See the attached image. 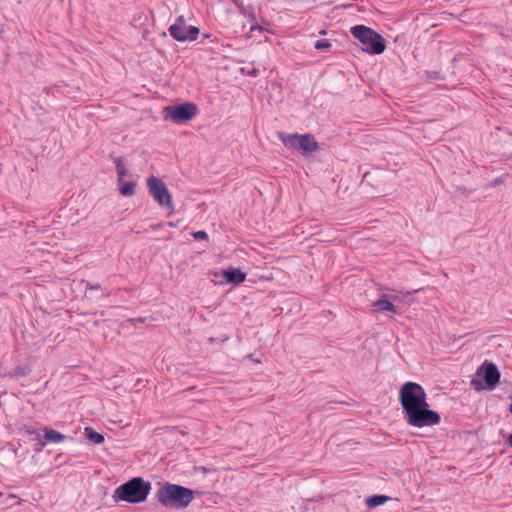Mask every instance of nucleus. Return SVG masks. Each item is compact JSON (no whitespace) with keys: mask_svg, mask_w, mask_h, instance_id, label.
Returning a JSON list of instances; mask_svg holds the SVG:
<instances>
[{"mask_svg":"<svg viewBox=\"0 0 512 512\" xmlns=\"http://www.w3.org/2000/svg\"><path fill=\"white\" fill-rule=\"evenodd\" d=\"M399 400L406 423L415 428L432 427L441 421L440 414L430 409L424 388L415 382H405L399 391Z\"/></svg>","mask_w":512,"mask_h":512,"instance_id":"nucleus-1","label":"nucleus"},{"mask_svg":"<svg viewBox=\"0 0 512 512\" xmlns=\"http://www.w3.org/2000/svg\"><path fill=\"white\" fill-rule=\"evenodd\" d=\"M159 503L163 506L183 509L193 500V491L181 485L165 483L156 493Z\"/></svg>","mask_w":512,"mask_h":512,"instance_id":"nucleus-2","label":"nucleus"},{"mask_svg":"<svg viewBox=\"0 0 512 512\" xmlns=\"http://www.w3.org/2000/svg\"><path fill=\"white\" fill-rule=\"evenodd\" d=\"M151 490V483L141 477H134L126 483L117 487L113 498L117 501H126L128 503L144 502Z\"/></svg>","mask_w":512,"mask_h":512,"instance_id":"nucleus-3","label":"nucleus"},{"mask_svg":"<svg viewBox=\"0 0 512 512\" xmlns=\"http://www.w3.org/2000/svg\"><path fill=\"white\" fill-rule=\"evenodd\" d=\"M352 36L357 39L362 50L371 55H378L385 50L384 38L373 29L364 25H355L350 30Z\"/></svg>","mask_w":512,"mask_h":512,"instance_id":"nucleus-4","label":"nucleus"},{"mask_svg":"<svg viewBox=\"0 0 512 512\" xmlns=\"http://www.w3.org/2000/svg\"><path fill=\"white\" fill-rule=\"evenodd\" d=\"M278 138L288 149L300 150L303 153H313L318 150L319 145L315 137L310 133L305 134H288L279 132Z\"/></svg>","mask_w":512,"mask_h":512,"instance_id":"nucleus-5","label":"nucleus"},{"mask_svg":"<svg viewBox=\"0 0 512 512\" xmlns=\"http://www.w3.org/2000/svg\"><path fill=\"white\" fill-rule=\"evenodd\" d=\"M146 183L149 194L153 197L157 204L163 209L173 211L174 205L172 196L165 183L153 175L147 178Z\"/></svg>","mask_w":512,"mask_h":512,"instance_id":"nucleus-6","label":"nucleus"},{"mask_svg":"<svg viewBox=\"0 0 512 512\" xmlns=\"http://www.w3.org/2000/svg\"><path fill=\"white\" fill-rule=\"evenodd\" d=\"M168 31L170 36L178 42L195 41L200 33L198 27L187 25L182 15L176 18Z\"/></svg>","mask_w":512,"mask_h":512,"instance_id":"nucleus-7","label":"nucleus"},{"mask_svg":"<svg viewBox=\"0 0 512 512\" xmlns=\"http://www.w3.org/2000/svg\"><path fill=\"white\" fill-rule=\"evenodd\" d=\"M165 111L167 113V117L175 123H184L193 119L196 116L198 109L196 104L187 102L166 107Z\"/></svg>","mask_w":512,"mask_h":512,"instance_id":"nucleus-8","label":"nucleus"},{"mask_svg":"<svg viewBox=\"0 0 512 512\" xmlns=\"http://www.w3.org/2000/svg\"><path fill=\"white\" fill-rule=\"evenodd\" d=\"M66 439V436L54 429L45 428L44 429V440L41 438L40 434L34 435V448L37 450H42L46 444L49 443H61Z\"/></svg>","mask_w":512,"mask_h":512,"instance_id":"nucleus-9","label":"nucleus"},{"mask_svg":"<svg viewBox=\"0 0 512 512\" xmlns=\"http://www.w3.org/2000/svg\"><path fill=\"white\" fill-rule=\"evenodd\" d=\"M477 375L483 376V379L489 389H493L500 380V373L493 363L485 362L478 370Z\"/></svg>","mask_w":512,"mask_h":512,"instance_id":"nucleus-10","label":"nucleus"},{"mask_svg":"<svg viewBox=\"0 0 512 512\" xmlns=\"http://www.w3.org/2000/svg\"><path fill=\"white\" fill-rule=\"evenodd\" d=\"M372 306H373L374 310H376V311L389 312L392 314L399 313L398 307L395 306L389 299H387L383 295L381 296L380 299L375 301Z\"/></svg>","mask_w":512,"mask_h":512,"instance_id":"nucleus-11","label":"nucleus"},{"mask_svg":"<svg viewBox=\"0 0 512 512\" xmlns=\"http://www.w3.org/2000/svg\"><path fill=\"white\" fill-rule=\"evenodd\" d=\"M223 277L228 283L240 284L245 281L246 273L242 272L240 269L230 268L223 272Z\"/></svg>","mask_w":512,"mask_h":512,"instance_id":"nucleus-12","label":"nucleus"},{"mask_svg":"<svg viewBox=\"0 0 512 512\" xmlns=\"http://www.w3.org/2000/svg\"><path fill=\"white\" fill-rule=\"evenodd\" d=\"M240 13L250 19L251 22H255L256 14L255 9L252 5H244L243 3L235 2Z\"/></svg>","mask_w":512,"mask_h":512,"instance_id":"nucleus-13","label":"nucleus"},{"mask_svg":"<svg viewBox=\"0 0 512 512\" xmlns=\"http://www.w3.org/2000/svg\"><path fill=\"white\" fill-rule=\"evenodd\" d=\"M114 164H115V168H116V172H117V176H118V178H117L118 183H122L124 177L127 174L126 165L121 158H116L114 161Z\"/></svg>","mask_w":512,"mask_h":512,"instance_id":"nucleus-14","label":"nucleus"},{"mask_svg":"<svg viewBox=\"0 0 512 512\" xmlns=\"http://www.w3.org/2000/svg\"><path fill=\"white\" fill-rule=\"evenodd\" d=\"M85 435L89 439L90 442L94 444H101L104 441V436L92 428H85Z\"/></svg>","mask_w":512,"mask_h":512,"instance_id":"nucleus-15","label":"nucleus"},{"mask_svg":"<svg viewBox=\"0 0 512 512\" xmlns=\"http://www.w3.org/2000/svg\"><path fill=\"white\" fill-rule=\"evenodd\" d=\"M387 500H388L387 496H384V495H374V496H371V497L367 498L366 504L370 508H373V507H377V506L383 505Z\"/></svg>","mask_w":512,"mask_h":512,"instance_id":"nucleus-16","label":"nucleus"},{"mask_svg":"<svg viewBox=\"0 0 512 512\" xmlns=\"http://www.w3.org/2000/svg\"><path fill=\"white\" fill-rule=\"evenodd\" d=\"M382 295L392 302V301H398V300H405L407 297L410 296V293L409 292H406V293L398 292V291L393 290L388 293H384Z\"/></svg>","mask_w":512,"mask_h":512,"instance_id":"nucleus-17","label":"nucleus"},{"mask_svg":"<svg viewBox=\"0 0 512 512\" xmlns=\"http://www.w3.org/2000/svg\"><path fill=\"white\" fill-rule=\"evenodd\" d=\"M121 186L119 188L120 193L123 196H131L135 191V184L133 182L120 183Z\"/></svg>","mask_w":512,"mask_h":512,"instance_id":"nucleus-18","label":"nucleus"},{"mask_svg":"<svg viewBox=\"0 0 512 512\" xmlns=\"http://www.w3.org/2000/svg\"><path fill=\"white\" fill-rule=\"evenodd\" d=\"M315 49L327 51L331 48V43L328 39H319L314 44Z\"/></svg>","mask_w":512,"mask_h":512,"instance_id":"nucleus-19","label":"nucleus"},{"mask_svg":"<svg viewBox=\"0 0 512 512\" xmlns=\"http://www.w3.org/2000/svg\"><path fill=\"white\" fill-rule=\"evenodd\" d=\"M470 385L477 391L483 390L485 388L483 381L478 378L471 379Z\"/></svg>","mask_w":512,"mask_h":512,"instance_id":"nucleus-20","label":"nucleus"},{"mask_svg":"<svg viewBox=\"0 0 512 512\" xmlns=\"http://www.w3.org/2000/svg\"><path fill=\"white\" fill-rule=\"evenodd\" d=\"M196 239L203 240L207 239L208 235L205 231H197L193 234Z\"/></svg>","mask_w":512,"mask_h":512,"instance_id":"nucleus-21","label":"nucleus"},{"mask_svg":"<svg viewBox=\"0 0 512 512\" xmlns=\"http://www.w3.org/2000/svg\"><path fill=\"white\" fill-rule=\"evenodd\" d=\"M262 30H263L262 26L259 25L256 20H255V22H252V25L250 27V32L251 33L254 32V31H262Z\"/></svg>","mask_w":512,"mask_h":512,"instance_id":"nucleus-22","label":"nucleus"},{"mask_svg":"<svg viewBox=\"0 0 512 512\" xmlns=\"http://www.w3.org/2000/svg\"><path fill=\"white\" fill-rule=\"evenodd\" d=\"M101 286L99 284L92 285L89 282L86 283V290H100Z\"/></svg>","mask_w":512,"mask_h":512,"instance_id":"nucleus-23","label":"nucleus"},{"mask_svg":"<svg viewBox=\"0 0 512 512\" xmlns=\"http://www.w3.org/2000/svg\"><path fill=\"white\" fill-rule=\"evenodd\" d=\"M507 444L509 445V447L512 448V433L509 435V437L507 439Z\"/></svg>","mask_w":512,"mask_h":512,"instance_id":"nucleus-24","label":"nucleus"},{"mask_svg":"<svg viewBox=\"0 0 512 512\" xmlns=\"http://www.w3.org/2000/svg\"><path fill=\"white\" fill-rule=\"evenodd\" d=\"M509 410H510V413L512 414V404L510 405Z\"/></svg>","mask_w":512,"mask_h":512,"instance_id":"nucleus-25","label":"nucleus"}]
</instances>
